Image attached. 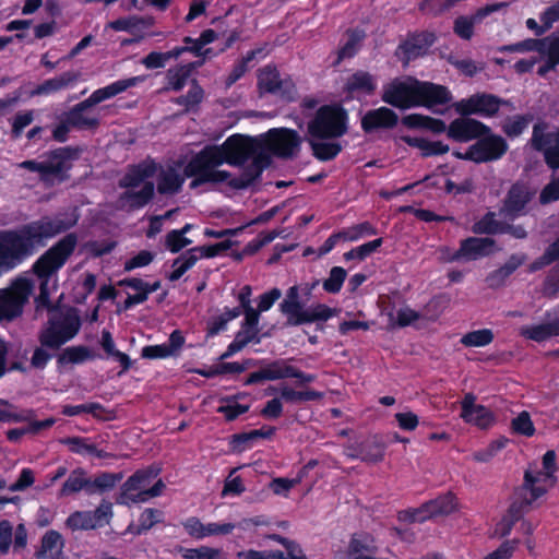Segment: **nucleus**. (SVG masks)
Here are the masks:
<instances>
[{"label":"nucleus","instance_id":"28","mask_svg":"<svg viewBox=\"0 0 559 559\" xmlns=\"http://www.w3.org/2000/svg\"><path fill=\"white\" fill-rule=\"evenodd\" d=\"M350 449L353 450L348 454L350 457H360L367 463H378L384 457L385 445L379 437L373 436L364 440L356 448L350 447Z\"/></svg>","mask_w":559,"mask_h":559},{"label":"nucleus","instance_id":"44","mask_svg":"<svg viewBox=\"0 0 559 559\" xmlns=\"http://www.w3.org/2000/svg\"><path fill=\"white\" fill-rule=\"evenodd\" d=\"M204 98V91L195 79L191 81L190 90L186 95H181L175 99V103L183 106L185 111H189L198 107Z\"/></svg>","mask_w":559,"mask_h":559},{"label":"nucleus","instance_id":"2","mask_svg":"<svg viewBox=\"0 0 559 559\" xmlns=\"http://www.w3.org/2000/svg\"><path fill=\"white\" fill-rule=\"evenodd\" d=\"M40 346L34 349L31 366L43 370L48 361L57 357L59 369L70 365V347L61 348L70 341V310H53L38 333Z\"/></svg>","mask_w":559,"mask_h":559},{"label":"nucleus","instance_id":"60","mask_svg":"<svg viewBox=\"0 0 559 559\" xmlns=\"http://www.w3.org/2000/svg\"><path fill=\"white\" fill-rule=\"evenodd\" d=\"M14 406L5 400H0V421L1 423H22L27 420V416L13 411Z\"/></svg>","mask_w":559,"mask_h":559},{"label":"nucleus","instance_id":"16","mask_svg":"<svg viewBox=\"0 0 559 559\" xmlns=\"http://www.w3.org/2000/svg\"><path fill=\"white\" fill-rule=\"evenodd\" d=\"M460 510V502L452 491H448L429 500L416 509L412 514L414 522H423L437 516H448Z\"/></svg>","mask_w":559,"mask_h":559},{"label":"nucleus","instance_id":"37","mask_svg":"<svg viewBox=\"0 0 559 559\" xmlns=\"http://www.w3.org/2000/svg\"><path fill=\"white\" fill-rule=\"evenodd\" d=\"M403 123L411 128L423 127L431 130L435 133H448L447 124L440 120L431 117H426L417 114H413L403 118Z\"/></svg>","mask_w":559,"mask_h":559},{"label":"nucleus","instance_id":"10","mask_svg":"<svg viewBox=\"0 0 559 559\" xmlns=\"http://www.w3.org/2000/svg\"><path fill=\"white\" fill-rule=\"evenodd\" d=\"M33 289L27 278H19L4 289H0V320H13L21 316L23 306Z\"/></svg>","mask_w":559,"mask_h":559},{"label":"nucleus","instance_id":"6","mask_svg":"<svg viewBox=\"0 0 559 559\" xmlns=\"http://www.w3.org/2000/svg\"><path fill=\"white\" fill-rule=\"evenodd\" d=\"M557 483L558 477H551L542 472L536 463L530 464L524 472L522 485L515 490V501L528 509Z\"/></svg>","mask_w":559,"mask_h":559},{"label":"nucleus","instance_id":"40","mask_svg":"<svg viewBox=\"0 0 559 559\" xmlns=\"http://www.w3.org/2000/svg\"><path fill=\"white\" fill-rule=\"evenodd\" d=\"M557 37H559V31L554 32L549 36L542 39L530 38L518 44L506 47L508 51H537L542 52L547 48Z\"/></svg>","mask_w":559,"mask_h":559},{"label":"nucleus","instance_id":"59","mask_svg":"<svg viewBox=\"0 0 559 559\" xmlns=\"http://www.w3.org/2000/svg\"><path fill=\"white\" fill-rule=\"evenodd\" d=\"M507 440L499 439L490 442L485 449L479 450L473 454V459L476 462L486 463L489 462L499 450L506 445Z\"/></svg>","mask_w":559,"mask_h":559},{"label":"nucleus","instance_id":"30","mask_svg":"<svg viewBox=\"0 0 559 559\" xmlns=\"http://www.w3.org/2000/svg\"><path fill=\"white\" fill-rule=\"evenodd\" d=\"M63 538L62 535L49 530L41 538L40 547L35 552L36 559H66L62 554Z\"/></svg>","mask_w":559,"mask_h":559},{"label":"nucleus","instance_id":"5","mask_svg":"<svg viewBox=\"0 0 559 559\" xmlns=\"http://www.w3.org/2000/svg\"><path fill=\"white\" fill-rule=\"evenodd\" d=\"M222 156L217 145H207L189 160L185 166V175L193 178L190 182L191 189L205 183H228L231 175L218 169L225 163Z\"/></svg>","mask_w":559,"mask_h":559},{"label":"nucleus","instance_id":"31","mask_svg":"<svg viewBox=\"0 0 559 559\" xmlns=\"http://www.w3.org/2000/svg\"><path fill=\"white\" fill-rule=\"evenodd\" d=\"M142 81H143L142 76H134V78H129L126 80H120L110 85H107L103 88L95 91L88 98L91 99L92 104L97 105L98 103H100L105 99L111 98V97L127 91L128 88L135 86L138 83H140Z\"/></svg>","mask_w":559,"mask_h":559},{"label":"nucleus","instance_id":"54","mask_svg":"<svg viewBox=\"0 0 559 559\" xmlns=\"http://www.w3.org/2000/svg\"><path fill=\"white\" fill-rule=\"evenodd\" d=\"M374 234H376V229L373 228V226L368 222H364L361 224H358V225H355V226L348 228L347 230L340 231L338 236H340L341 240L355 241L364 235H374Z\"/></svg>","mask_w":559,"mask_h":559},{"label":"nucleus","instance_id":"20","mask_svg":"<svg viewBox=\"0 0 559 559\" xmlns=\"http://www.w3.org/2000/svg\"><path fill=\"white\" fill-rule=\"evenodd\" d=\"M476 396L473 393H466L461 402V417L468 424L475 425L480 429H487L493 425L495 414L484 405L476 404Z\"/></svg>","mask_w":559,"mask_h":559},{"label":"nucleus","instance_id":"29","mask_svg":"<svg viewBox=\"0 0 559 559\" xmlns=\"http://www.w3.org/2000/svg\"><path fill=\"white\" fill-rule=\"evenodd\" d=\"M435 39V34L430 32H420L409 35L407 39L400 46L406 56L405 63H408L411 59H415L424 55L433 44Z\"/></svg>","mask_w":559,"mask_h":559},{"label":"nucleus","instance_id":"58","mask_svg":"<svg viewBox=\"0 0 559 559\" xmlns=\"http://www.w3.org/2000/svg\"><path fill=\"white\" fill-rule=\"evenodd\" d=\"M479 20L473 17L459 16L454 21V33L463 39H471L474 33V24Z\"/></svg>","mask_w":559,"mask_h":559},{"label":"nucleus","instance_id":"12","mask_svg":"<svg viewBox=\"0 0 559 559\" xmlns=\"http://www.w3.org/2000/svg\"><path fill=\"white\" fill-rule=\"evenodd\" d=\"M122 478V473L108 472L93 478L84 469L78 468L72 472V493L80 491L87 495L103 493L114 489Z\"/></svg>","mask_w":559,"mask_h":559},{"label":"nucleus","instance_id":"41","mask_svg":"<svg viewBox=\"0 0 559 559\" xmlns=\"http://www.w3.org/2000/svg\"><path fill=\"white\" fill-rule=\"evenodd\" d=\"M258 332L259 330H252L242 326V329L236 334L235 340L229 344L227 350L221 356V359H226L230 355L241 350L252 341H255L257 343L260 342Z\"/></svg>","mask_w":559,"mask_h":559},{"label":"nucleus","instance_id":"32","mask_svg":"<svg viewBox=\"0 0 559 559\" xmlns=\"http://www.w3.org/2000/svg\"><path fill=\"white\" fill-rule=\"evenodd\" d=\"M547 130L548 123L545 121L534 124L530 144L535 151L544 153V150L550 147L551 144H559V131L547 132Z\"/></svg>","mask_w":559,"mask_h":559},{"label":"nucleus","instance_id":"62","mask_svg":"<svg viewBox=\"0 0 559 559\" xmlns=\"http://www.w3.org/2000/svg\"><path fill=\"white\" fill-rule=\"evenodd\" d=\"M217 38L216 33L213 29H205L201 33L198 39H192L191 37H185L183 43H193V47H191V52L201 56L202 48L214 41Z\"/></svg>","mask_w":559,"mask_h":559},{"label":"nucleus","instance_id":"24","mask_svg":"<svg viewBox=\"0 0 559 559\" xmlns=\"http://www.w3.org/2000/svg\"><path fill=\"white\" fill-rule=\"evenodd\" d=\"M157 171V164L153 160H143L128 169L126 175L120 179L121 188H138L143 186L146 180L153 177Z\"/></svg>","mask_w":559,"mask_h":559},{"label":"nucleus","instance_id":"3","mask_svg":"<svg viewBox=\"0 0 559 559\" xmlns=\"http://www.w3.org/2000/svg\"><path fill=\"white\" fill-rule=\"evenodd\" d=\"M382 100L400 109L443 105L450 100L447 87L413 78L395 79L383 87Z\"/></svg>","mask_w":559,"mask_h":559},{"label":"nucleus","instance_id":"42","mask_svg":"<svg viewBox=\"0 0 559 559\" xmlns=\"http://www.w3.org/2000/svg\"><path fill=\"white\" fill-rule=\"evenodd\" d=\"M70 84V72H63L61 75L48 79L38 84L32 92V96L53 94Z\"/></svg>","mask_w":559,"mask_h":559},{"label":"nucleus","instance_id":"48","mask_svg":"<svg viewBox=\"0 0 559 559\" xmlns=\"http://www.w3.org/2000/svg\"><path fill=\"white\" fill-rule=\"evenodd\" d=\"M197 261L198 255L192 253L191 250L180 255L174 261V271L168 275V280L171 282L179 280Z\"/></svg>","mask_w":559,"mask_h":559},{"label":"nucleus","instance_id":"61","mask_svg":"<svg viewBox=\"0 0 559 559\" xmlns=\"http://www.w3.org/2000/svg\"><path fill=\"white\" fill-rule=\"evenodd\" d=\"M34 120V114L33 110H27L24 112H17L13 119L12 123V138L19 139L23 130L29 126Z\"/></svg>","mask_w":559,"mask_h":559},{"label":"nucleus","instance_id":"43","mask_svg":"<svg viewBox=\"0 0 559 559\" xmlns=\"http://www.w3.org/2000/svg\"><path fill=\"white\" fill-rule=\"evenodd\" d=\"M346 35L348 37L347 41L338 50L335 64H338L345 58H352L357 52L361 40L366 36L362 29H348L346 32Z\"/></svg>","mask_w":559,"mask_h":559},{"label":"nucleus","instance_id":"9","mask_svg":"<svg viewBox=\"0 0 559 559\" xmlns=\"http://www.w3.org/2000/svg\"><path fill=\"white\" fill-rule=\"evenodd\" d=\"M70 258V234L45 251L32 265V272L39 282L49 283L52 275L66 264Z\"/></svg>","mask_w":559,"mask_h":559},{"label":"nucleus","instance_id":"53","mask_svg":"<svg viewBox=\"0 0 559 559\" xmlns=\"http://www.w3.org/2000/svg\"><path fill=\"white\" fill-rule=\"evenodd\" d=\"M179 551L182 552V556L186 559H224L221 549L207 546L190 549H183L182 547H179Z\"/></svg>","mask_w":559,"mask_h":559},{"label":"nucleus","instance_id":"57","mask_svg":"<svg viewBox=\"0 0 559 559\" xmlns=\"http://www.w3.org/2000/svg\"><path fill=\"white\" fill-rule=\"evenodd\" d=\"M520 544L519 539L504 540L496 550L483 559H511Z\"/></svg>","mask_w":559,"mask_h":559},{"label":"nucleus","instance_id":"45","mask_svg":"<svg viewBox=\"0 0 559 559\" xmlns=\"http://www.w3.org/2000/svg\"><path fill=\"white\" fill-rule=\"evenodd\" d=\"M100 344L108 356L116 358L120 362L122 370L119 372V374L130 368L131 361L129 356L115 348V343L109 331H103Z\"/></svg>","mask_w":559,"mask_h":559},{"label":"nucleus","instance_id":"33","mask_svg":"<svg viewBox=\"0 0 559 559\" xmlns=\"http://www.w3.org/2000/svg\"><path fill=\"white\" fill-rule=\"evenodd\" d=\"M286 81L280 76L277 69L273 66H265L258 71V87L261 93H276Z\"/></svg>","mask_w":559,"mask_h":559},{"label":"nucleus","instance_id":"38","mask_svg":"<svg viewBox=\"0 0 559 559\" xmlns=\"http://www.w3.org/2000/svg\"><path fill=\"white\" fill-rule=\"evenodd\" d=\"M533 119L531 114L508 117L501 123V129L507 136L516 138L524 132Z\"/></svg>","mask_w":559,"mask_h":559},{"label":"nucleus","instance_id":"27","mask_svg":"<svg viewBox=\"0 0 559 559\" xmlns=\"http://www.w3.org/2000/svg\"><path fill=\"white\" fill-rule=\"evenodd\" d=\"M377 88L376 78L367 71H356L349 75L344 84V92L348 95H371Z\"/></svg>","mask_w":559,"mask_h":559},{"label":"nucleus","instance_id":"22","mask_svg":"<svg viewBox=\"0 0 559 559\" xmlns=\"http://www.w3.org/2000/svg\"><path fill=\"white\" fill-rule=\"evenodd\" d=\"M496 241L492 238L471 237L462 241L460 249L452 257L453 260L466 258L475 260L478 257L492 252Z\"/></svg>","mask_w":559,"mask_h":559},{"label":"nucleus","instance_id":"19","mask_svg":"<svg viewBox=\"0 0 559 559\" xmlns=\"http://www.w3.org/2000/svg\"><path fill=\"white\" fill-rule=\"evenodd\" d=\"M157 192L165 195H174L180 192L187 178L180 164L158 166L156 171Z\"/></svg>","mask_w":559,"mask_h":559},{"label":"nucleus","instance_id":"8","mask_svg":"<svg viewBox=\"0 0 559 559\" xmlns=\"http://www.w3.org/2000/svg\"><path fill=\"white\" fill-rule=\"evenodd\" d=\"M70 159V146L51 151L47 159L37 162L27 159L20 164L21 168L39 174V178L46 185L60 183L67 179L66 163Z\"/></svg>","mask_w":559,"mask_h":559},{"label":"nucleus","instance_id":"21","mask_svg":"<svg viewBox=\"0 0 559 559\" xmlns=\"http://www.w3.org/2000/svg\"><path fill=\"white\" fill-rule=\"evenodd\" d=\"M399 116L388 107L369 110L361 119V128L370 133L379 129H392L397 124Z\"/></svg>","mask_w":559,"mask_h":559},{"label":"nucleus","instance_id":"17","mask_svg":"<svg viewBox=\"0 0 559 559\" xmlns=\"http://www.w3.org/2000/svg\"><path fill=\"white\" fill-rule=\"evenodd\" d=\"M535 192L526 183L516 182L508 191L503 205L500 209V215L504 218L513 219L524 213L527 203L531 202Z\"/></svg>","mask_w":559,"mask_h":559},{"label":"nucleus","instance_id":"23","mask_svg":"<svg viewBox=\"0 0 559 559\" xmlns=\"http://www.w3.org/2000/svg\"><path fill=\"white\" fill-rule=\"evenodd\" d=\"M127 190L120 194L119 204L122 209L134 211L145 206L154 197V183L145 182L140 190L136 188H126Z\"/></svg>","mask_w":559,"mask_h":559},{"label":"nucleus","instance_id":"52","mask_svg":"<svg viewBox=\"0 0 559 559\" xmlns=\"http://www.w3.org/2000/svg\"><path fill=\"white\" fill-rule=\"evenodd\" d=\"M511 429L516 435L532 437L535 433V427L528 412L523 411L513 418L511 420Z\"/></svg>","mask_w":559,"mask_h":559},{"label":"nucleus","instance_id":"56","mask_svg":"<svg viewBox=\"0 0 559 559\" xmlns=\"http://www.w3.org/2000/svg\"><path fill=\"white\" fill-rule=\"evenodd\" d=\"M48 284L49 283H46V282H39V294L35 299L37 308H46L48 310V318L50 317V313L53 310H58V311H66L68 309L70 310V307H67V306L57 307L51 304L50 297H49Z\"/></svg>","mask_w":559,"mask_h":559},{"label":"nucleus","instance_id":"39","mask_svg":"<svg viewBox=\"0 0 559 559\" xmlns=\"http://www.w3.org/2000/svg\"><path fill=\"white\" fill-rule=\"evenodd\" d=\"M525 510H527L525 507L514 501L508 509L507 515L496 525L495 534L499 537L509 535L514 523L522 516Z\"/></svg>","mask_w":559,"mask_h":559},{"label":"nucleus","instance_id":"63","mask_svg":"<svg viewBox=\"0 0 559 559\" xmlns=\"http://www.w3.org/2000/svg\"><path fill=\"white\" fill-rule=\"evenodd\" d=\"M455 4L454 0H424L420 10L427 14H440Z\"/></svg>","mask_w":559,"mask_h":559},{"label":"nucleus","instance_id":"46","mask_svg":"<svg viewBox=\"0 0 559 559\" xmlns=\"http://www.w3.org/2000/svg\"><path fill=\"white\" fill-rule=\"evenodd\" d=\"M504 223H501L496 219V214L493 212L487 213L480 221L474 224L473 231L476 234H504L503 228Z\"/></svg>","mask_w":559,"mask_h":559},{"label":"nucleus","instance_id":"34","mask_svg":"<svg viewBox=\"0 0 559 559\" xmlns=\"http://www.w3.org/2000/svg\"><path fill=\"white\" fill-rule=\"evenodd\" d=\"M521 335L536 342H543L549 337L558 336L559 318L554 320L552 322L523 328L521 330Z\"/></svg>","mask_w":559,"mask_h":559},{"label":"nucleus","instance_id":"1","mask_svg":"<svg viewBox=\"0 0 559 559\" xmlns=\"http://www.w3.org/2000/svg\"><path fill=\"white\" fill-rule=\"evenodd\" d=\"M223 160L233 166H242L250 157L248 165L239 177H233L228 186L235 190H242L253 185L264 168L271 164V155L263 150L260 139L243 135H231L222 145H217Z\"/></svg>","mask_w":559,"mask_h":559},{"label":"nucleus","instance_id":"47","mask_svg":"<svg viewBox=\"0 0 559 559\" xmlns=\"http://www.w3.org/2000/svg\"><path fill=\"white\" fill-rule=\"evenodd\" d=\"M492 340V331L489 329H483L466 333L461 338V343L466 347H480L490 344Z\"/></svg>","mask_w":559,"mask_h":559},{"label":"nucleus","instance_id":"50","mask_svg":"<svg viewBox=\"0 0 559 559\" xmlns=\"http://www.w3.org/2000/svg\"><path fill=\"white\" fill-rule=\"evenodd\" d=\"M72 453L95 455L99 459L114 457L110 453L97 450V448L93 443L88 442L87 439L79 437H72Z\"/></svg>","mask_w":559,"mask_h":559},{"label":"nucleus","instance_id":"55","mask_svg":"<svg viewBox=\"0 0 559 559\" xmlns=\"http://www.w3.org/2000/svg\"><path fill=\"white\" fill-rule=\"evenodd\" d=\"M346 271L343 267L334 266L331 272L329 278H326L323 282V288L328 293L335 294L340 292L345 278H346Z\"/></svg>","mask_w":559,"mask_h":559},{"label":"nucleus","instance_id":"26","mask_svg":"<svg viewBox=\"0 0 559 559\" xmlns=\"http://www.w3.org/2000/svg\"><path fill=\"white\" fill-rule=\"evenodd\" d=\"M95 104L91 99L78 104L72 108V128L81 130H95L99 124L98 114Z\"/></svg>","mask_w":559,"mask_h":559},{"label":"nucleus","instance_id":"25","mask_svg":"<svg viewBox=\"0 0 559 559\" xmlns=\"http://www.w3.org/2000/svg\"><path fill=\"white\" fill-rule=\"evenodd\" d=\"M266 380H280L285 378H296L300 382L309 383L314 381L313 374H306L295 367L288 365L285 360H275L262 368Z\"/></svg>","mask_w":559,"mask_h":559},{"label":"nucleus","instance_id":"18","mask_svg":"<svg viewBox=\"0 0 559 559\" xmlns=\"http://www.w3.org/2000/svg\"><path fill=\"white\" fill-rule=\"evenodd\" d=\"M489 132L488 126L466 116L454 119L448 127V136L456 142L477 140Z\"/></svg>","mask_w":559,"mask_h":559},{"label":"nucleus","instance_id":"4","mask_svg":"<svg viewBox=\"0 0 559 559\" xmlns=\"http://www.w3.org/2000/svg\"><path fill=\"white\" fill-rule=\"evenodd\" d=\"M317 285L318 281L311 284L294 285L286 292L285 298L280 304V310L286 316L287 325L296 326L314 322H325L337 314V309L330 308L324 304L305 307L301 301V296L308 299Z\"/></svg>","mask_w":559,"mask_h":559},{"label":"nucleus","instance_id":"36","mask_svg":"<svg viewBox=\"0 0 559 559\" xmlns=\"http://www.w3.org/2000/svg\"><path fill=\"white\" fill-rule=\"evenodd\" d=\"M53 419L33 420L24 427L9 429L5 432L7 439L10 442L16 443L26 435H37L43 429L49 428L53 425Z\"/></svg>","mask_w":559,"mask_h":559},{"label":"nucleus","instance_id":"35","mask_svg":"<svg viewBox=\"0 0 559 559\" xmlns=\"http://www.w3.org/2000/svg\"><path fill=\"white\" fill-rule=\"evenodd\" d=\"M193 72V64H181L170 68L166 72L167 86L165 90L181 91Z\"/></svg>","mask_w":559,"mask_h":559},{"label":"nucleus","instance_id":"49","mask_svg":"<svg viewBox=\"0 0 559 559\" xmlns=\"http://www.w3.org/2000/svg\"><path fill=\"white\" fill-rule=\"evenodd\" d=\"M313 155L321 160H329L334 158L342 150L338 143L332 142H318L314 140L309 141Z\"/></svg>","mask_w":559,"mask_h":559},{"label":"nucleus","instance_id":"51","mask_svg":"<svg viewBox=\"0 0 559 559\" xmlns=\"http://www.w3.org/2000/svg\"><path fill=\"white\" fill-rule=\"evenodd\" d=\"M520 262L509 261L500 269L493 271L487 276L489 287L497 288L504 284L506 280L518 269Z\"/></svg>","mask_w":559,"mask_h":559},{"label":"nucleus","instance_id":"15","mask_svg":"<svg viewBox=\"0 0 559 559\" xmlns=\"http://www.w3.org/2000/svg\"><path fill=\"white\" fill-rule=\"evenodd\" d=\"M502 105H509V102L492 94L477 93L459 102L456 104V110L462 116L480 115L484 117H493L498 114Z\"/></svg>","mask_w":559,"mask_h":559},{"label":"nucleus","instance_id":"7","mask_svg":"<svg viewBox=\"0 0 559 559\" xmlns=\"http://www.w3.org/2000/svg\"><path fill=\"white\" fill-rule=\"evenodd\" d=\"M346 111L338 106H322L316 117L308 123V132L312 138L334 139L347 131Z\"/></svg>","mask_w":559,"mask_h":559},{"label":"nucleus","instance_id":"64","mask_svg":"<svg viewBox=\"0 0 559 559\" xmlns=\"http://www.w3.org/2000/svg\"><path fill=\"white\" fill-rule=\"evenodd\" d=\"M559 200V178L546 185L539 194V203L545 205Z\"/></svg>","mask_w":559,"mask_h":559},{"label":"nucleus","instance_id":"14","mask_svg":"<svg viewBox=\"0 0 559 559\" xmlns=\"http://www.w3.org/2000/svg\"><path fill=\"white\" fill-rule=\"evenodd\" d=\"M156 476L157 471L152 467L135 472L123 483L121 492L117 498V503L130 504L144 502L147 487Z\"/></svg>","mask_w":559,"mask_h":559},{"label":"nucleus","instance_id":"13","mask_svg":"<svg viewBox=\"0 0 559 559\" xmlns=\"http://www.w3.org/2000/svg\"><path fill=\"white\" fill-rule=\"evenodd\" d=\"M508 148L506 139L490 131L466 150L465 157L477 164L489 163L500 159Z\"/></svg>","mask_w":559,"mask_h":559},{"label":"nucleus","instance_id":"11","mask_svg":"<svg viewBox=\"0 0 559 559\" xmlns=\"http://www.w3.org/2000/svg\"><path fill=\"white\" fill-rule=\"evenodd\" d=\"M260 141L265 152L283 158L295 156L301 143L299 134L295 130L286 128L271 129Z\"/></svg>","mask_w":559,"mask_h":559}]
</instances>
